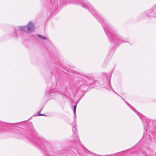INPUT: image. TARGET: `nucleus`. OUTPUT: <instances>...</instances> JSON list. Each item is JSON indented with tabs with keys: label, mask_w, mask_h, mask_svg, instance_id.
Masks as SVG:
<instances>
[{
	"label": "nucleus",
	"mask_w": 156,
	"mask_h": 156,
	"mask_svg": "<svg viewBox=\"0 0 156 156\" xmlns=\"http://www.w3.org/2000/svg\"><path fill=\"white\" fill-rule=\"evenodd\" d=\"M102 26L104 27V30L108 38L111 42L115 41V39L116 41L115 42L118 43V41H122L123 42L126 41L123 39L122 38L116 33H113L112 32V30L110 28L108 25L105 23H102Z\"/></svg>",
	"instance_id": "obj_1"
},
{
	"label": "nucleus",
	"mask_w": 156,
	"mask_h": 156,
	"mask_svg": "<svg viewBox=\"0 0 156 156\" xmlns=\"http://www.w3.org/2000/svg\"><path fill=\"white\" fill-rule=\"evenodd\" d=\"M19 30H15V34L14 35L15 36L18 37L17 34L20 33L21 31L29 33L32 32L35 29L34 25L31 21L29 23L27 26H20L19 27Z\"/></svg>",
	"instance_id": "obj_2"
},
{
	"label": "nucleus",
	"mask_w": 156,
	"mask_h": 156,
	"mask_svg": "<svg viewBox=\"0 0 156 156\" xmlns=\"http://www.w3.org/2000/svg\"><path fill=\"white\" fill-rule=\"evenodd\" d=\"M82 6L85 8L87 9L95 17H97L98 20L101 17L99 15L98 12L95 9L90 3L86 2L83 4Z\"/></svg>",
	"instance_id": "obj_3"
},
{
	"label": "nucleus",
	"mask_w": 156,
	"mask_h": 156,
	"mask_svg": "<svg viewBox=\"0 0 156 156\" xmlns=\"http://www.w3.org/2000/svg\"><path fill=\"white\" fill-rule=\"evenodd\" d=\"M79 83L81 87L84 86L83 87H85V86L90 87V84H92V85H94V81L92 79L85 76H83V79L79 80Z\"/></svg>",
	"instance_id": "obj_4"
},
{
	"label": "nucleus",
	"mask_w": 156,
	"mask_h": 156,
	"mask_svg": "<svg viewBox=\"0 0 156 156\" xmlns=\"http://www.w3.org/2000/svg\"><path fill=\"white\" fill-rule=\"evenodd\" d=\"M37 144L42 150H45L44 145V144L42 141H41V140L38 141L37 142ZM45 148H46V147Z\"/></svg>",
	"instance_id": "obj_5"
},
{
	"label": "nucleus",
	"mask_w": 156,
	"mask_h": 156,
	"mask_svg": "<svg viewBox=\"0 0 156 156\" xmlns=\"http://www.w3.org/2000/svg\"><path fill=\"white\" fill-rule=\"evenodd\" d=\"M122 99L125 101L126 104L128 105L135 112H136V111L137 112V111L132 106H131L130 104H129L128 102L126 101L124 99L122 98Z\"/></svg>",
	"instance_id": "obj_6"
},
{
	"label": "nucleus",
	"mask_w": 156,
	"mask_h": 156,
	"mask_svg": "<svg viewBox=\"0 0 156 156\" xmlns=\"http://www.w3.org/2000/svg\"><path fill=\"white\" fill-rule=\"evenodd\" d=\"M37 36H38V37H39V38H41V39L45 40V39H47V38L46 37H44L43 36H42V35H41L38 34V35H37Z\"/></svg>",
	"instance_id": "obj_7"
},
{
	"label": "nucleus",
	"mask_w": 156,
	"mask_h": 156,
	"mask_svg": "<svg viewBox=\"0 0 156 156\" xmlns=\"http://www.w3.org/2000/svg\"><path fill=\"white\" fill-rule=\"evenodd\" d=\"M149 156H156V155L152 152L149 153Z\"/></svg>",
	"instance_id": "obj_8"
},
{
	"label": "nucleus",
	"mask_w": 156,
	"mask_h": 156,
	"mask_svg": "<svg viewBox=\"0 0 156 156\" xmlns=\"http://www.w3.org/2000/svg\"><path fill=\"white\" fill-rule=\"evenodd\" d=\"M43 108H42L38 112V115H42V116H44L45 115H44L43 114H40V112L41 111V110H42Z\"/></svg>",
	"instance_id": "obj_9"
},
{
	"label": "nucleus",
	"mask_w": 156,
	"mask_h": 156,
	"mask_svg": "<svg viewBox=\"0 0 156 156\" xmlns=\"http://www.w3.org/2000/svg\"><path fill=\"white\" fill-rule=\"evenodd\" d=\"M77 105L76 104H75L74 105V109H76Z\"/></svg>",
	"instance_id": "obj_10"
},
{
	"label": "nucleus",
	"mask_w": 156,
	"mask_h": 156,
	"mask_svg": "<svg viewBox=\"0 0 156 156\" xmlns=\"http://www.w3.org/2000/svg\"><path fill=\"white\" fill-rule=\"evenodd\" d=\"M76 109H74L73 112H74L75 115H76Z\"/></svg>",
	"instance_id": "obj_11"
},
{
	"label": "nucleus",
	"mask_w": 156,
	"mask_h": 156,
	"mask_svg": "<svg viewBox=\"0 0 156 156\" xmlns=\"http://www.w3.org/2000/svg\"><path fill=\"white\" fill-rule=\"evenodd\" d=\"M76 130V128L75 127H73V133H74V130Z\"/></svg>",
	"instance_id": "obj_12"
},
{
	"label": "nucleus",
	"mask_w": 156,
	"mask_h": 156,
	"mask_svg": "<svg viewBox=\"0 0 156 156\" xmlns=\"http://www.w3.org/2000/svg\"><path fill=\"white\" fill-rule=\"evenodd\" d=\"M46 139H44V138H43V139H42V140L44 141H46Z\"/></svg>",
	"instance_id": "obj_13"
},
{
	"label": "nucleus",
	"mask_w": 156,
	"mask_h": 156,
	"mask_svg": "<svg viewBox=\"0 0 156 156\" xmlns=\"http://www.w3.org/2000/svg\"><path fill=\"white\" fill-rule=\"evenodd\" d=\"M137 113H139V114L140 115V117H141V115H142V114H140V113L139 112H137Z\"/></svg>",
	"instance_id": "obj_14"
},
{
	"label": "nucleus",
	"mask_w": 156,
	"mask_h": 156,
	"mask_svg": "<svg viewBox=\"0 0 156 156\" xmlns=\"http://www.w3.org/2000/svg\"><path fill=\"white\" fill-rule=\"evenodd\" d=\"M78 102H79V101L78 100L77 101L76 103L75 104H76L77 105V104L78 103Z\"/></svg>",
	"instance_id": "obj_15"
},
{
	"label": "nucleus",
	"mask_w": 156,
	"mask_h": 156,
	"mask_svg": "<svg viewBox=\"0 0 156 156\" xmlns=\"http://www.w3.org/2000/svg\"><path fill=\"white\" fill-rule=\"evenodd\" d=\"M123 154V153H121V154H120V155H121H121H122V154Z\"/></svg>",
	"instance_id": "obj_16"
},
{
	"label": "nucleus",
	"mask_w": 156,
	"mask_h": 156,
	"mask_svg": "<svg viewBox=\"0 0 156 156\" xmlns=\"http://www.w3.org/2000/svg\"><path fill=\"white\" fill-rule=\"evenodd\" d=\"M108 155H105V156H108Z\"/></svg>",
	"instance_id": "obj_17"
}]
</instances>
